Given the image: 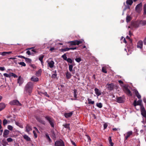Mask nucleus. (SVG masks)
Returning a JSON list of instances; mask_svg holds the SVG:
<instances>
[{
  "instance_id": "1",
  "label": "nucleus",
  "mask_w": 146,
  "mask_h": 146,
  "mask_svg": "<svg viewBox=\"0 0 146 146\" xmlns=\"http://www.w3.org/2000/svg\"><path fill=\"white\" fill-rule=\"evenodd\" d=\"M33 87V84L32 82H28L25 86L24 92H28L30 95L32 92Z\"/></svg>"
},
{
  "instance_id": "2",
  "label": "nucleus",
  "mask_w": 146,
  "mask_h": 146,
  "mask_svg": "<svg viewBox=\"0 0 146 146\" xmlns=\"http://www.w3.org/2000/svg\"><path fill=\"white\" fill-rule=\"evenodd\" d=\"M44 117L46 120L48 122L51 127L54 128L55 121L53 118L49 116H46Z\"/></svg>"
},
{
  "instance_id": "3",
  "label": "nucleus",
  "mask_w": 146,
  "mask_h": 146,
  "mask_svg": "<svg viewBox=\"0 0 146 146\" xmlns=\"http://www.w3.org/2000/svg\"><path fill=\"white\" fill-rule=\"evenodd\" d=\"M54 146H65L64 141L61 139L57 140L54 143Z\"/></svg>"
},
{
  "instance_id": "4",
  "label": "nucleus",
  "mask_w": 146,
  "mask_h": 146,
  "mask_svg": "<svg viewBox=\"0 0 146 146\" xmlns=\"http://www.w3.org/2000/svg\"><path fill=\"white\" fill-rule=\"evenodd\" d=\"M35 117L36 120L39 123H41L42 124L45 125V122L42 119V117L40 116H35Z\"/></svg>"
},
{
  "instance_id": "5",
  "label": "nucleus",
  "mask_w": 146,
  "mask_h": 146,
  "mask_svg": "<svg viewBox=\"0 0 146 146\" xmlns=\"http://www.w3.org/2000/svg\"><path fill=\"white\" fill-rule=\"evenodd\" d=\"M82 41L81 40H75L68 42L70 43V46L78 45L82 43Z\"/></svg>"
},
{
  "instance_id": "6",
  "label": "nucleus",
  "mask_w": 146,
  "mask_h": 146,
  "mask_svg": "<svg viewBox=\"0 0 146 146\" xmlns=\"http://www.w3.org/2000/svg\"><path fill=\"white\" fill-rule=\"evenodd\" d=\"M142 3H140L137 4L135 8V11L139 13L141 12L142 9Z\"/></svg>"
},
{
  "instance_id": "7",
  "label": "nucleus",
  "mask_w": 146,
  "mask_h": 146,
  "mask_svg": "<svg viewBox=\"0 0 146 146\" xmlns=\"http://www.w3.org/2000/svg\"><path fill=\"white\" fill-rule=\"evenodd\" d=\"M10 104L11 105H17L21 106L22 104L17 100H14L10 102Z\"/></svg>"
},
{
  "instance_id": "8",
  "label": "nucleus",
  "mask_w": 146,
  "mask_h": 146,
  "mask_svg": "<svg viewBox=\"0 0 146 146\" xmlns=\"http://www.w3.org/2000/svg\"><path fill=\"white\" fill-rule=\"evenodd\" d=\"M124 91L129 96H131L132 94L129 90L126 87H125L124 88Z\"/></svg>"
},
{
  "instance_id": "9",
  "label": "nucleus",
  "mask_w": 146,
  "mask_h": 146,
  "mask_svg": "<svg viewBox=\"0 0 146 146\" xmlns=\"http://www.w3.org/2000/svg\"><path fill=\"white\" fill-rule=\"evenodd\" d=\"M141 111L142 115L144 117H146V111L143 106L141 107Z\"/></svg>"
},
{
  "instance_id": "10",
  "label": "nucleus",
  "mask_w": 146,
  "mask_h": 146,
  "mask_svg": "<svg viewBox=\"0 0 146 146\" xmlns=\"http://www.w3.org/2000/svg\"><path fill=\"white\" fill-rule=\"evenodd\" d=\"M106 86L108 90H112L114 88V85L112 83L109 84H107Z\"/></svg>"
},
{
  "instance_id": "11",
  "label": "nucleus",
  "mask_w": 146,
  "mask_h": 146,
  "mask_svg": "<svg viewBox=\"0 0 146 146\" xmlns=\"http://www.w3.org/2000/svg\"><path fill=\"white\" fill-rule=\"evenodd\" d=\"M73 111H72L69 113H66L64 114V116L66 118L70 117L72 115Z\"/></svg>"
},
{
  "instance_id": "12",
  "label": "nucleus",
  "mask_w": 146,
  "mask_h": 146,
  "mask_svg": "<svg viewBox=\"0 0 146 146\" xmlns=\"http://www.w3.org/2000/svg\"><path fill=\"white\" fill-rule=\"evenodd\" d=\"M12 52H1L0 54L3 56H8L12 53Z\"/></svg>"
},
{
  "instance_id": "13",
  "label": "nucleus",
  "mask_w": 146,
  "mask_h": 146,
  "mask_svg": "<svg viewBox=\"0 0 146 146\" xmlns=\"http://www.w3.org/2000/svg\"><path fill=\"white\" fill-rule=\"evenodd\" d=\"M48 66L51 68H53L54 66V62L53 60H51L50 62H48Z\"/></svg>"
},
{
  "instance_id": "14",
  "label": "nucleus",
  "mask_w": 146,
  "mask_h": 146,
  "mask_svg": "<svg viewBox=\"0 0 146 146\" xmlns=\"http://www.w3.org/2000/svg\"><path fill=\"white\" fill-rule=\"evenodd\" d=\"M9 131L7 129H5L4 131L3 136L5 138H7V135H9Z\"/></svg>"
},
{
  "instance_id": "15",
  "label": "nucleus",
  "mask_w": 146,
  "mask_h": 146,
  "mask_svg": "<svg viewBox=\"0 0 146 146\" xmlns=\"http://www.w3.org/2000/svg\"><path fill=\"white\" fill-rule=\"evenodd\" d=\"M25 131L28 133L32 130L31 127L29 124H27L25 127Z\"/></svg>"
},
{
  "instance_id": "16",
  "label": "nucleus",
  "mask_w": 146,
  "mask_h": 146,
  "mask_svg": "<svg viewBox=\"0 0 146 146\" xmlns=\"http://www.w3.org/2000/svg\"><path fill=\"white\" fill-rule=\"evenodd\" d=\"M69 65V69L70 72H72V74H74L75 73V70H73V65L72 64H68Z\"/></svg>"
},
{
  "instance_id": "17",
  "label": "nucleus",
  "mask_w": 146,
  "mask_h": 146,
  "mask_svg": "<svg viewBox=\"0 0 146 146\" xmlns=\"http://www.w3.org/2000/svg\"><path fill=\"white\" fill-rule=\"evenodd\" d=\"M143 42L141 40L139 41L137 43V47L140 48H142L143 47Z\"/></svg>"
},
{
  "instance_id": "18",
  "label": "nucleus",
  "mask_w": 146,
  "mask_h": 146,
  "mask_svg": "<svg viewBox=\"0 0 146 146\" xmlns=\"http://www.w3.org/2000/svg\"><path fill=\"white\" fill-rule=\"evenodd\" d=\"M131 25V26L134 28H137L139 26V23L136 22L132 23Z\"/></svg>"
},
{
  "instance_id": "19",
  "label": "nucleus",
  "mask_w": 146,
  "mask_h": 146,
  "mask_svg": "<svg viewBox=\"0 0 146 146\" xmlns=\"http://www.w3.org/2000/svg\"><path fill=\"white\" fill-rule=\"evenodd\" d=\"M133 134V132L132 131H130L127 133L126 136L125 137V140H127V139L129 137V136L132 135Z\"/></svg>"
},
{
  "instance_id": "20",
  "label": "nucleus",
  "mask_w": 146,
  "mask_h": 146,
  "mask_svg": "<svg viewBox=\"0 0 146 146\" xmlns=\"http://www.w3.org/2000/svg\"><path fill=\"white\" fill-rule=\"evenodd\" d=\"M116 100L117 102L119 103H122L123 102V98L121 97H117Z\"/></svg>"
},
{
  "instance_id": "21",
  "label": "nucleus",
  "mask_w": 146,
  "mask_h": 146,
  "mask_svg": "<svg viewBox=\"0 0 146 146\" xmlns=\"http://www.w3.org/2000/svg\"><path fill=\"white\" fill-rule=\"evenodd\" d=\"M5 105L3 103H0V111L5 108Z\"/></svg>"
},
{
  "instance_id": "22",
  "label": "nucleus",
  "mask_w": 146,
  "mask_h": 146,
  "mask_svg": "<svg viewBox=\"0 0 146 146\" xmlns=\"http://www.w3.org/2000/svg\"><path fill=\"white\" fill-rule=\"evenodd\" d=\"M31 80L32 81L37 82L38 81V78L35 76H33L31 78Z\"/></svg>"
},
{
  "instance_id": "23",
  "label": "nucleus",
  "mask_w": 146,
  "mask_h": 146,
  "mask_svg": "<svg viewBox=\"0 0 146 146\" xmlns=\"http://www.w3.org/2000/svg\"><path fill=\"white\" fill-rule=\"evenodd\" d=\"M94 91L95 94L97 96H99L100 95V92L98 88H95Z\"/></svg>"
},
{
  "instance_id": "24",
  "label": "nucleus",
  "mask_w": 146,
  "mask_h": 146,
  "mask_svg": "<svg viewBox=\"0 0 146 146\" xmlns=\"http://www.w3.org/2000/svg\"><path fill=\"white\" fill-rule=\"evenodd\" d=\"M18 83L19 84V85L23 83L22 78L21 76L19 77L17 80Z\"/></svg>"
},
{
  "instance_id": "25",
  "label": "nucleus",
  "mask_w": 146,
  "mask_h": 146,
  "mask_svg": "<svg viewBox=\"0 0 146 146\" xmlns=\"http://www.w3.org/2000/svg\"><path fill=\"white\" fill-rule=\"evenodd\" d=\"M66 78L67 79H69L72 76V75L70 73H69L68 71L66 72Z\"/></svg>"
},
{
  "instance_id": "26",
  "label": "nucleus",
  "mask_w": 146,
  "mask_h": 146,
  "mask_svg": "<svg viewBox=\"0 0 146 146\" xmlns=\"http://www.w3.org/2000/svg\"><path fill=\"white\" fill-rule=\"evenodd\" d=\"M108 139L109 140V143L110 144V146H113L114 143L112 142V139L111 137H109Z\"/></svg>"
},
{
  "instance_id": "27",
  "label": "nucleus",
  "mask_w": 146,
  "mask_h": 146,
  "mask_svg": "<svg viewBox=\"0 0 146 146\" xmlns=\"http://www.w3.org/2000/svg\"><path fill=\"white\" fill-rule=\"evenodd\" d=\"M133 3V0H127L126 1V3L128 5H131Z\"/></svg>"
},
{
  "instance_id": "28",
  "label": "nucleus",
  "mask_w": 146,
  "mask_h": 146,
  "mask_svg": "<svg viewBox=\"0 0 146 146\" xmlns=\"http://www.w3.org/2000/svg\"><path fill=\"white\" fill-rule=\"evenodd\" d=\"M135 95L137 98L139 99L141 98V96L139 93L138 91L137 90H136L135 92Z\"/></svg>"
},
{
  "instance_id": "29",
  "label": "nucleus",
  "mask_w": 146,
  "mask_h": 146,
  "mask_svg": "<svg viewBox=\"0 0 146 146\" xmlns=\"http://www.w3.org/2000/svg\"><path fill=\"white\" fill-rule=\"evenodd\" d=\"M24 138L27 141H31L30 138L27 135H25L23 136Z\"/></svg>"
},
{
  "instance_id": "30",
  "label": "nucleus",
  "mask_w": 146,
  "mask_h": 146,
  "mask_svg": "<svg viewBox=\"0 0 146 146\" xmlns=\"http://www.w3.org/2000/svg\"><path fill=\"white\" fill-rule=\"evenodd\" d=\"M42 72V71L41 69H40L37 72H36V75L37 76H40V75Z\"/></svg>"
},
{
  "instance_id": "31",
  "label": "nucleus",
  "mask_w": 146,
  "mask_h": 146,
  "mask_svg": "<svg viewBox=\"0 0 146 146\" xmlns=\"http://www.w3.org/2000/svg\"><path fill=\"white\" fill-rule=\"evenodd\" d=\"M2 145L3 146H6L7 145L8 143L6 141L5 139H3L2 141Z\"/></svg>"
},
{
  "instance_id": "32",
  "label": "nucleus",
  "mask_w": 146,
  "mask_h": 146,
  "mask_svg": "<svg viewBox=\"0 0 146 146\" xmlns=\"http://www.w3.org/2000/svg\"><path fill=\"white\" fill-rule=\"evenodd\" d=\"M70 124L66 123L65 124H63V126H64L65 128L67 129H68L69 130H70Z\"/></svg>"
},
{
  "instance_id": "33",
  "label": "nucleus",
  "mask_w": 146,
  "mask_h": 146,
  "mask_svg": "<svg viewBox=\"0 0 146 146\" xmlns=\"http://www.w3.org/2000/svg\"><path fill=\"white\" fill-rule=\"evenodd\" d=\"M70 50V48H68V47L66 48H62L60 50V51L61 52H65L66 51H68Z\"/></svg>"
},
{
  "instance_id": "34",
  "label": "nucleus",
  "mask_w": 146,
  "mask_h": 146,
  "mask_svg": "<svg viewBox=\"0 0 146 146\" xmlns=\"http://www.w3.org/2000/svg\"><path fill=\"white\" fill-rule=\"evenodd\" d=\"M88 103L89 104H93L94 103V101H92L91 99H90L89 98L88 99Z\"/></svg>"
},
{
  "instance_id": "35",
  "label": "nucleus",
  "mask_w": 146,
  "mask_h": 146,
  "mask_svg": "<svg viewBox=\"0 0 146 146\" xmlns=\"http://www.w3.org/2000/svg\"><path fill=\"white\" fill-rule=\"evenodd\" d=\"M66 61L68 63H69L70 64H72L73 61V60L70 58H68Z\"/></svg>"
},
{
  "instance_id": "36",
  "label": "nucleus",
  "mask_w": 146,
  "mask_h": 146,
  "mask_svg": "<svg viewBox=\"0 0 146 146\" xmlns=\"http://www.w3.org/2000/svg\"><path fill=\"white\" fill-rule=\"evenodd\" d=\"M137 105H139L141 106V107L142 106H143V105L141 104V103H142V100H138L137 102Z\"/></svg>"
},
{
  "instance_id": "37",
  "label": "nucleus",
  "mask_w": 146,
  "mask_h": 146,
  "mask_svg": "<svg viewBox=\"0 0 146 146\" xmlns=\"http://www.w3.org/2000/svg\"><path fill=\"white\" fill-rule=\"evenodd\" d=\"M25 61L27 63H31V59L28 58H25Z\"/></svg>"
},
{
  "instance_id": "38",
  "label": "nucleus",
  "mask_w": 146,
  "mask_h": 146,
  "mask_svg": "<svg viewBox=\"0 0 146 146\" xmlns=\"http://www.w3.org/2000/svg\"><path fill=\"white\" fill-rule=\"evenodd\" d=\"M131 20V17L129 16H127L126 18V21L127 22H129Z\"/></svg>"
},
{
  "instance_id": "39",
  "label": "nucleus",
  "mask_w": 146,
  "mask_h": 146,
  "mask_svg": "<svg viewBox=\"0 0 146 146\" xmlns=\"http://www.w3.org/2000/svg\"><path fill=\"white\" fill-rule=\"evenodd\" d=\"M11 77L13 76L15 78H17L18 77L13 72L10 73Z\"/></svg>"
},
{
  "instance_id": "40",
  "label": "nucleus",
  "mask_w": 146,
  "mask_h": 146,
  "mask_svg": "<svg viewBox=\"0 0 146 146\" xmlns=\"http://www.w3.org/2000/svg\"><path fill=\"white\" fill-rule=\"evenodd\" d=\"M102 71L104 73H107L106 69L105 67H103L102 68Z\"/></svg>"
},
{
  "instance_id": "41",
  "label": "nucleus",
  "mask_w": 146,
  "mask_h": 146,
  "mask_svg": "<svg viewBox=\"0 0 146 146\" xmlns=\"http://www.w3.org/2000/svg\"><path fill=\"white\" fill-rule=\"evenodd\" d=\"M46 136L48 140L50 142L51 140V139L50 138L49 136L48 133H46Z\"/></svg>"
},
{
  "instance_id": "42",
  "label": "nucleus",
  "mask_w": 146,
  "mask_h": 146,
  "mask_svg": "<svg viewBox=\"0 0 146 146\" xmlns=\"http://www.w3.org/2000/svg\"><path fill=\"white\" fill-rule=\"evenodd\" d=\"M65 60H66L67 58L66 54H64L61 57Z\"/></svg>"
},
{
  "instance_id": "43",
  "label": "nucleus",
  "mask_w": 146,
  "mask_h": 146,
  "mask_svg": "<svg viewBox=\"0 0 146 146\" xmlns=\"http://www.w3.org/2000/svg\"><path fill=\"white\" fill-rule=\"evenodd\" d=\"M3 75L5 77L7 78H10L11 77V75L10 73L9 74H8L7 73H4L3 74Z\"/></svg>"
},
{
  "instance_id": "44",
  "label": "nucleus",
  "mask_w": 146,
  "mask_h": 146,
  "mask_svg": "<svg viewBox=\"0 0 146 146\" xmlns=\"http://www.w3.org/2000/svg\"><path fill=\"white\" fill-rule=\"evenodd\" d=\"M143 9L144 10L143 14L144 15H146V4L144 5Z\"/></svg>"
},
{
  "instance_id": "45",
  "label": "nucleus",
  "mask_w": 146,
  "mask_h": 146,
  "mask_svg": "<svg viewBox=\"0 0 146 146\" xmlns=\"http://www.w3.org/2000/svg\"><path fill=\"white\" fill-rule=\"evenodd\" d=\"M140 23L141 24L143 25H146V20L141 21H140Z\"/></svg>"
},
{
  "instance_id": "46",
  "label": "nucleus",
  "mask_w": 146,
  "mask_h": 146,
  "mask_svg": "<svg viewBox=\"0 0 146 146\" xmlns=\"http://www.w3.org/2000/svg\"><path fill=\"white\" fill-rule=\"evenodd\" d=\"M7 121L6 119H4L3 121V124L4 126H5L7 123Z\"/></svg>"
},
{
  "instance_id": "47",
  "label": "nucleus",
  "mask_w": 146,
  "mask_h": 146,
  "mask_svg": "<svg viewBox=\"0 0 146 146\" xmlns=\"http://www.w3.org/2000/svg\"><path fill=\"white\" fill-rule=\"evenodd\" d=\"M75 60L77 62L79 63L81 61V59L79 57L75 58Z\"/></svg>"
},
{
  "instance_id": "48",
  "label": "nucleus",
  "mask_w": 146,
  "mask_h": 146,
  "mask_svg": "<svg viewBox=\"0 0 146 146\" xmlns=\"http://www.w3.org/2000/svg\"><path fill=\"white\" fill-rule=\"evenodd\" d=\"M18 64L21 66H26V64L24 62H19Z\"/></svg>"
},
{
  "instance_id": "49",
  "label": "nucleus",
  "mask_w": 146,
  "mask_h": 146,
  "mask_svg": "<svg viewBox=\"0 0 146 146\" xmlns=\"http://www.w3.org/2000/svg\"><path fill=\"white\" fill-rule=\"evenodd\" d=\"M44 57V55H43L39 58V60L41 62H42V61H43V59Z\"/></svg>"
},
{
  "instance_id": "50",
  "label": "nucleus",
  "mask_w": 146,
  "mask_h": 146,
  "mask_svg": "<svg viewBox=\"0 0 146 146\" xmlns=\"http://www.w3.org/2000/svg\"><path fill=\"white\" fill-rule=\"evenodd\" d=\"M7 128L9 129L11 131L13 129V127L10 125H8L7 126Z\"/></svg>"
},
{
  "instance_id": "51",
  "label": "nucleus",
  "mask_w": 146,
  "mask_h": 146,
  "mask_svg": "<svg viewBox=\"0 0 146 146\" xmlns=\"http://www.w3.org/2000/svg\"><path fill=\"white\" fill-rule=\"evenodd\" d=\"M7 141L8 142H11L12 141H13V139L9 137V138H8L7 139Z\"/></svg>"
},
{
  "instance_id": "52",
  "label": "nucleus",
  "mask_w": 146,
  "mask_h": 146,
  "mask_svg": "<svg viewBox=\"0 0 146 146\" xmlns=\"http://www.w3.org/2000/svg\"><path fill=\"white\" fill-rule=\"evenodd\" d=\"M52 136L53 139H55L56 138V135L54 132H53L52 134Z\"/></svg>"
},
{
  "instance_id": "53",
  "label": "nucleus",
  "mask_w": 146,
  "mask_h": 146,
  "mask_svg": "<svg viewBox=\"0 0 146 146\" xmlns=\"http://www.w3.org/2000/svg\"><path fill=\"white\" fill-rule=\"evenodd\" d=\"M133 105L135 107L137 105V102H136V100H135L134 101L133 103Z\"/></svg>"
},
{
  "instance_id": "54",
  "label": "nucleus",
  "mask_w": 146,
  "mask_h": 146,
  "mask_svg": "<svg viewBox=\"0 0 146 146\" xmlns=\"http://www.w3.org/2000/svg\"><path fill=\"white\" fill-rule=\"evenodd\" d=\"M108 124L106 123H105L104 125V130L108 126Z\"/></svg>"
},
{
  "instance_id": "55",
  "label": "nucleus",
  "mask_w": 146,
  "mask_h": 146,
  "mask_svg": "<svg viewBox=\"0 0 146 146\" xmlns=\"http://www.w3.org/2000/svg\"><path fill=\"white\" fill-rule=\"evenodd\" d=\"M33 132L34 135L35 137V138H36V137H37V134H36L35 131H33Z\"/></svg>"
},
{
  "instance_id": "56",
  "label": "nucleus",
  "mask_w": 146,
  "mask_h": 146,
  "mask_svg": "<svg viewBox=\"0 0 146 146\" xmlns=\"http://www.w3.org/2000/svg\"><path fill=\"white\" fill-rule=\"evenodd\" d=\"M16 56L18 57V58H23L24 59H25V56H22L21 55L17 56Z\"/></svg>"
},
{
  "instance_id": "57",
  "label": "nucleus",
  "mask_w": 146,
  "mask_h": 146,
  "mask_svg": "<svg viewBox=\"0 0 146 146\" xmlns=\"http://www.w3.org/2000/svg\"><path fill=\"white\" fill-rule=\"evenodd\" d=\"M5 68L4 67H0V70L2 71H3L5 70Z\"/></svg>"
},
{
  "instance_id": "58",
  "label": "nucleus",
  "mask_w": 146,
  "mask_h": 146,
  "mask_svg": "<svg viewBox=\"0 0 146 146\" xmlns=\"http://www.w3.org/2000/svg\"><path fill=\"white\" fill-rule=\"evenodd\" d=\"M86 136L87 137L88 140H89L90 141H91V139L90 138V137L88 135H86Z\"/></svg>"
},
{
  "instance_id": "59",
  "label": "nucleus",
  "mask_w": 146,
  "mask_h": 146,
  "mask_svg": "<svg viewBox=\"0 0 146 146\" xmlns=\"http://www.w3.org/2000/svg\"><path fill=\"white\" fill-rule=\"evenodd\" d=\"M44 94L46 96L48 97H49V95L47 94V93L45 92L44 93Z\"/></svg>"
},
{
  "instance_id": "60",
  "label": "nucleus",
  "mask_w": 146,
  "mask_h": 146,
  "mask_svg": "<svg viewBox=\"0 0 146 146\" xmlns=\"http://www.w3.org/2000/svg\"><path fill=\"white\" fill-rule=\"evenodd\" d=\"M71 142L72 145H74V146H77L76 145L75 143L73 141H71Z\"/></svg>"
},
{
  "instance_id": "61",
  "label": "nucleus",
  "mask_w": 146,
  "mask_h": 146,
  "mask_svg": "<svg viewBox=\"0 0 146 146\" xmlns=\"http://www.w3.org/2000/svg\"><path fill=\"white\" fill-rule=\"evenodd\" d=\"M97 106L99 108H100V103L96 104Z\"/></svg>"
},
{
  "instance_id": "62",
  "label": "nucleus",
  "mask_w": 146,
  "mask_h": 146,
  "mask_svg": "<svg viewBox=\"0 0 146 146\" xmlns=\"http://www.w3.org/2000/svg\"><path fill=\"white\" fill-rule=\"evenodd\" d=\"M26 53L29 55H30L31 53L30 51L29 50H28L26 52Z\"/></svg>"
},
{
  "instance_id": "63",
  "label": "nucleus",
  "mask_w": 146,
  "mask_h": 146,
  "mask_svg": "<svg viewBox=\"0 0 146 146\" xmlns=\"http://www.w3.org/2000/svg\"><path fill=\"white\" fill-rule=\"evenodd\" d=\"M143 43L144 45H146V37L143 40Z\"/></svg>"
},
{
  "instance_id": "64",
  "label": "nucleus",
  "mask_w": 146,
  "mask_h": 146,
  "mask_svg": "<svg viewBox=\"0 0 146 146\" xmlns=\"http://www.w3.org/2000/svg\"><path fill=\"white\" fill-rule=\"evenodd\" d=\"M76 47L73 48H70V50H74L76 49Z\"/></svg>"
}]
</instances>
